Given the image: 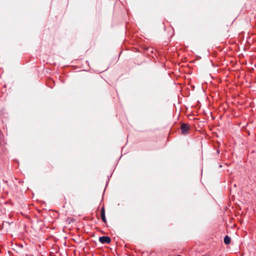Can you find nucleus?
<instances>
[{
  "instance_id": "obj_5",
  "label": "nucleus",
  "mask_w": 256,
  "mask_h": 256,
  "mask_svg": "<svg viewBox=\"0 0 256 256\" xmlns=\"http://www.w3.org/2000/svg\"><path fill=\"white\" fill-rule=\"evenodd\" d=\"M102 221L104 222V223H106V216L105 217H104V218H102Z\"/></svg>"
},
{
  "instance_id": "obj_2",
  "label": "nucleus",
  "mask_w": 256,
  "mask_h": 256,
  "mask_svg": "<svg viewBox=\"0 0 256 256\" xmlns=\"http://www.w3.org/2000/svg\"><path fill=\"white\" fill-rule=\"evenodd\" d=\"M99 242L102 244H108L111 242V238L108 236H102L99 238Z\"/></svg>"
},
{
  "instance_id": "obj_6",
  "label": "nucleus",
  "mask_w": 256,
  "mask_h": 256,
  "mask_svg": "<svg viewBox=\"0 0 256 256\" xmlns=\"http://www.w3.org/2000/svg\"><path fill=\"white\" fill-rule=\"evenodd\" d=\"M177 256H182L178 254V255H177Z\"/></svg>"
},
{
  "instance_id": "obj_3",
  "label": "nucleus",
  "mask_w": 256,
  "mask_h": 256,
  "mask_svg": "<svg viewBox=\"0 0 256 256\" xmlns=\"http://www.w3.org/2000/svg\"><path fill=\"white\" fill-rule=\"evenodd\" d=\"M230 240L231 238L228 236L226 235L224 236V242L226 244H230Z\"/></svg>"
},
{
  "instance_id": "obj_1",
  "label": "nucleus",
  "mask_w": 256,
  "mask_h": 256,
  "mask_svg": "<svg viewBox=\"0 0 256 256\" xmlns=\"http://www.w3.org/2000/svg\"><path fill=\"white\" fill-rule=\"evenodd\" d=\"M189 126L185 123H182L180 126L182 134L186 135L188 134Z\"/></svg>"
},
{
  "instance_id": "obj_4",
  "label": "nucleus",
  "mask_w": 256,
  "mask_h": 256,
  "mask_svg": "<svg viewBox=\"0 0 256 256\" xmlns=\"http://www.w3.org/2000/svg\"><path fill=\"white\" fill-rule=\"evenodd\" d=\"M100 215H101V218L106 216L105 209H104V206L101 208Z\"/></svg>"
}]
</instances>
